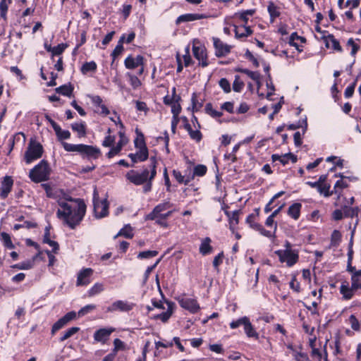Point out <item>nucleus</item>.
<instances>
[{
  "mask_svg": "<svg viewBox=\"0 0 361 361\" xmlns=\"http://www.w3.org/2000/svg\"><path fill=\"white\" fill-rule=\"evenodd\" d=\"M66 200L71 204L59 201L60 209L56 212V216L63 221V224L74 230L80 224L85 216L87 206L85 201L80 198L68 197Z\"/></svg>",
  "mask_w": 361,
  "mask_h": 361,
  "instance_id": "f257e3e1",
  "label": "nucleus"
},
{
  "mask_svg": "<svg viewBox=\"0 0 361 361\" xmlns=\"http://www.w3.org/2000/svg\"><path fill=\"white\" fill-rule=\"evenodd\" d=\"M283 247L284 249L275 250L274 253L278 257L280 263L285 264L287 267H293L299 262V250L294 249L288 240L284 242Z\"/></svg>",
  "mask_w": 361,
  "mask_h": 361,
  "instance_id": "f03ea898",
  "label": "nucleus"
},
{
  "mask_svg": "<svg viewBox=\"0 0 361 361\" xmlns=\"http://www.w3.org/2000/svg\"><path fill=\"white\" fill-rule=\"evenodd\" d=\"M51 168L48 161L41 160L29 172V178L36 183L47 181L49 179Z\"/></svg>",
  "mask_w": 361,
  "mask_h": 361,
  "instance_id": "7ed1b4c3",
  "label": "nucleus"
},
{
  "mask_svg": "<svg viewBox=\"0 0 361 361\" xmlns=\"http://www.w3.org/2000/svg\"><path fill=\"white\" fill-rule=\"evenodd\" d=\"M351 286H350L349 282L346 280L341 283L339 290L342 295V298L345 300H349L352 299L355 295V293L361 289V277H357L351 275Z\"/></svg>",
  "mask_w": 361,
  "mask_h": 361,
  "instance_id": "20e7f679",
  "label": "nucleus"
},
{
  "mask_svg": "<svg viewBox=\"0 0 361 361\" xmlns=\"http://www.w3.org/2000/svg\"><path fill=\"white\" fill-rule=\"evenodd\" d=\"M44 153L42 145L31 139L28 143L26 151L24 154L23 159L27 164H30L33 161L40 159Z\"/></svg>",
  "mask_w": 361,
  "mask_h": 361,
  "instance_id": "39448f33",
  "label": "nucleus"
},
{
  "mask_svg": "<svg viewBox=\"0 0 361 361\" xmlns=\"http://www.w3.org/2000/svg\"><path fill=\"white\" fill-rule=\"evenodd\" d=\"M92 202L96 218L101 219L109 215V202L107 199H99V192L96 188L93 191Z\"/></svg>",
  "mask_w": 361,
  "mask_h": 361,
  "instance_id": "423d86ee",
  "label": "nucleus"
},
{
  "mask_svg": "<svg viewBox=\"0 0 361 361\" xmlns=\"http://www.w3.org/2000/svg\"><path fill=\"white\" fill-rule=\"evenodd\" d=\"M259 213L260 208H255L254 209V212L250 214L247 216L245 219L246 224H247L252 229L258 231L264 237L273 236L272 234L269 231H267V229H265L262 224L257 222L259 219Z\"/></svg>",
  "mask_w": 361,
  "mask_h": 361,
  "instance_id": "0eeeda50",
  "label": "nucleus"
},
{
  "mask_svg": "<svg viewBox=\"0 0 361 361\" xmlns=\"http://www.w3.org/2000/svg\"><path fill=\"white\" fill-rule=\"evenodd\" d=\"M149 169H144L141 173L135 170H130L126 174V179L135 185H141L145 184L148 179Z\"/></svg>",
  "mask_w": 361,
  "mask_h": 361,
  "instance_id": "6e6552de",
  "label": "nucleus"
},
{
  "mask_svg": "<svg viewBox=\"0 0 361 361\" xmlns=\"http://www.w3.org/2000/svg\"><path fill=\"white\" fill-rule=\"evenodd\" d=\"M192 53L194 57L199 61L198 65L202 68L209 66L207 49L204 45L197 46L195 44L192 46Z\"/></svg>",
  "mask_w": 361,
  "mask_h": 361,
  "instance_id": "1a4fd4ad",
  "label": "nucleus"
},
{
  "mask_svg": "<svg viewBox=\"0 0 361 361\" xmlns=\"http://www.w3.org/2000/svg\"><path fill=\"white\" fill-rule=\"evenodd\" d=\"M116 331L112 326L100 328L94 331L93 338L96 343H100L102 345L107 343L111 335Z\"/></svg>",
  "mask_w": 361,
  "mask_h": 361,
  "instance_id": "9d476101",
  "label": "nucleus"
},
{
  "mask_svg": "<svg viewBox=\"0 0 361 361\" xmlns=\"http://www.w3.org/2000/svg\"><path fill=\"white\" fill-rule=\"evenodd\" d=\"M77 313L75 311L67 312L58 319L51 326V334L54 335L59 330L63 328L68 322L76 319Z\"/></svg>",
  "mask_w": 361,
  "mask_h": 361,
  "instance_id": "9b49d317",
  "label": "nucleus"
},
{
  "mask_svg": "<svg viewBox=\"0 0 361 361\" xmlns=\"http://www.w3.org/2000/svg\"><path fill=\"white\" fill-rule=\"evenodd\" d=\"M118 134L120 140L116 145L113 146L106 153V156L108 159H111L116 155H118L122 150L123 147L128 142V138L126 136L124 131L120 130Z\"/></svg>",
  "mask_w": 361,
  "mask_h": 361,
  "instance_id": "f8f14e48",
  "label": "nucleus"
},
{
  "mask_svg": "<svg viewBox=\"0 0 361 361\" xmlns=\"http://www.w3.org/2000/svg\"><path fill=\"white\" fill-rule=\"evenodd\" d=\"M160 292L161 291L160 290ZM161 294L164 300V302L167 305V310L164 312L154 315L153 318L157 320H161L163 323H166L169 321V319L173 314V311L176 308V304L174 302L166 299L162 293H161Z\"/></svg>",
  "mask_w": 361,
  "mask_h": 361,
  "instance_id": "ddd939ff",
  "label": "nucleus"
},
{
  "mask_svg": "<svg viewBox=\"0 0 361 361\" xmlns=\"http://www.w3.org/2000/svg\"><path fill=\"white\" fill-rule=\"evenodd\" d=\"M178 303L182 308L189 311L192 314H195L200 310L197 300L194 298H182L178 300Z\"/></svg>",
  "mask_w": 361,
  "mask_h": 361,
  "instance_id": "4468645a",
  "label": "nucleus"
},
{
  "mask_svg": "<svg viewBox=\"0 0 361 361\" xmlns=\"http://www.w3.org/2000/svg\"><path fill=\"white\" fill-rule=\"evenodd\" d=\"M94 271L91 268H83L78 274L76 286H85L91 283V276Z\"/></svg>",
  "mask_w": 361,
  "mask_h": 361,
  "instance_id": "2eb2a0df",
  "label": "nucleus"
},
{
  "mask_svg": "<svg viewBox=\"0 0 361 361\" xmlns=\"http://www.w3.org/2000/svg\"><path fill=\"white\" fill-rule=\"evenodd\" d=\"M80 154L82 157L97 159L101 156V151L96 146L82 144Z\"/></svg>",
  "mask_w": 361,
  "mask_h": 361,
  "instance_id": "dca6fc26",
  "label": "nucleus"
},
{
  "mask_svg": "<svg viewBox=\"0 0 361 361\" xmlns=\"http://www.w3.org/2000/svg\"><path fill=\"white\" fill-rule=\"evenodd\" d=\"M213 44L215 49V55L218 58L225 56L231 52V47L224 44L219 38L213 37Z\"/></svg>",
  "mask_w": 361,
  "mask_h": 361,
  "instance_id": "f3484780",
  "label": "nucleus"
},
{
  "mask_svg": "<svg viewBox=\"0 0 361 361\" xmlns=\"http://www.w3.org/2000/svg\"><path fill=\"white\" fill-rule=\"evenodd\" d=\"M135 304L124 300H116L107 308L108 312H130L133 309Z\"/></svg>",
  "mask_w": 361,
  "mask_h": 361,
  "instance_id": "a211bd4d",
  "label": "nucleus"
},
{
  "mask_svg": "<svg viewBox=\"0 0 361 361\" xmlns=\"http://www.w3.org/2000/svg\"><path fill=\"white\" fill-rule=\"evenodd\" d=\"M173 204L167 201L163 203H160L154 207L152 211L146 215L145 220L153 221L158 217V215L161 214V212L171 208Z\"/></svg>",
  "mask_w": 361,
  "mask_h": 361,
  "instance_id": "6ab92c4d",
  "label": "nucleus"
},
{
  "mask_svg": "<svg viewBox=\"0 0 361 361\" xmlns=\"http://www.w3.org/2000/svg\"><path fill=\"white\" fill-rule=\"evenodd\" d=\"M145 63V58L142 55H137L134 57L133 55L128 56L124 60V65L127 69L133 70Z\"/></svg>",
  "mask_w": 361,
  "mask_h": 361,
  "instance_id": "aec40b11",
  "label": "nucleus"
},
{
  "mask_svg": "<svg viewBox=\"0 0 361 361\" xmlns=\"http://www.w3.org/2000/svg\"><path fill=\"white\" fill-rule=\"evenodd\" d=\"M343 210L344 217L352 218V219L354 217L357 218L354 228L351 232V238H350V243L351 244V243H353V238L355 234L357 225L359 222V219L357 217H358V213L360 212V209L358 207H350L348 206H344L343 207Z\"/></svg>",
  "mask_w": 361,
  "mask_h": 361,
  "instance_id": "412c9836",
  "label": "nucleus"
},
{
  "mask_svg": "<svg viewBox=\"0 0 361 361\" xmlns=\"http://www.w3.org/2000/svg\"><path fill=\"white\" fill-rule=\"evenodd\" d=\"M13 185V180L11 176H6L1 182L0 197L5 200L11 192Z\"/></svg>",
  "mask_w": 361,
  "mask_h": 361,
  "instance_id": "4be33fe9",
  "label": "nucleus"
},
{
  "mask_svg": "<svg viewBox=\"0 0 361 361\" xmlns=\"http://www.w3.org/2000/svg\"><path fill=\"white\" fill-rule=\"evenodd\" d=\"M307 185L310 186L312 188H316L317 192L324 195L325 197H331L334 195V192H331V185H322L317 181H307L306 183Z\"/></svg>",
  "mask_w": 361,
  "mask_h": 361,
  "instance_id": "5701e85b",
  "label": "nucleus"
},
{
  "mask_svg": "<svg viewBox=\"0 0 361 361\" xmlns=\"http://www.w3.org/2000/svg\"><path fill=\"white\" fill-rule=\"evenodd\" d=\"M271 160L273 162L279 161L283 166L288 164L290 160L293 163H295L298 161L297 156L289 152L282 155H279L278 154H273L271 155Z\"/></svg>",
  "mask_w": 361,
  "mask_h": 361,
  "instance_id": "b1692460",
  "label": "nucleus"
},
{
  "mask_svg": "<svg viewBox=\"0 0 361 361\" xmlns=\"http://www.w3.org/2000/svg\"><path fill=\"white\" fill-rule=\"evenodd\" d=\"M323 39L325 42V45L328 49H331L337 52H342L343 49L340 44V42L336 39L334 35L328 34L326 36L323 37Z\"/></svg>",
  "mask_w": 361,
  "mask_h": 361,
  "instance_id": "393cba45",
  "label": "nucleus"
},
{
  "mask_svg": "<svg viewBox=\"0 0 361 361\" xmlns=\"http://www.w3.org/2000/svg\"><path fill=\"white\" fill-rule=\"evenodd\" d=\"M256 12L255 9L244 10L238 13H235L234 18L237 24L247 25L249 16H252Z\"/></svg>",
  "mask_w": 361,
  "mask_h": 361,
  "instance_id": "a878e982",
  "label": "nucleus"
},
{
  "mask_svg": "<svg viewBox=\"0 0 361 361\" xmlns=\"http://www.w3.org/2000/svg\"><path fill=\"white\" fill-rule=\"evenodd\" d=\"M234 32L235 37L238 39H241L243 37H247L251 35L253 33V30L251 27L246 25H234Z\"/></svg>",
  "mask_w": 361,
  "mask_h": 361,
  "instance_id": "bb28decb",
  "label": "nucleus"
},
{
  "mask_svg": "<svg viewBox=\"0 0 361 361\" xmlns=\"http://www.w3.org/2000/svg\"><path fill=\"white\" fill-rule=\"evenodd\" d=\"M128 157L131 159L133 166L137 162H143L149 158V151L138 149L135 153H130Z\"/></svg>",
  "mask_w": 361,
  "mask_h": 361,
  "instance_id": "cd10ccee",
  "label": "nucleus"
},
{
  "mask_svg": "<svg viewBox=\"0 0 361 361\" xmlns=\"http://www.w3.org/2000/svg\"><path fill=\"white\" fill-rule=\"evenodd\" d=\"M50 229L51 226L49 225L44 228V233L43 235V243L47 244L52 247V252L55 254L58 253L59 250V245L56 241L52 240L50 238Z\"/></svg>",
  "mask_w": 361,
  "mask_h": 361,
  "instance_id": "c85d7f7f",
  "label": "nucleus"
},
{
  "mask_svg": "<svg viewBox=\"0 0 361 361\" xmlns=\"http://www.w3.org/2000/svg\"><path fill=\"white\" fill-rule=\"evenodd\" d=\"M211 243L212 239L209 237H205L201 240L199 252L202 255L206 256L212 253L213 247Z\"/></svg>",
  "mask_w": 361,
  "mask_h": 361,
  "instance_id": "c756f323",
  "label": "nucleus"
},
{
  "mask_svg": "<svg viewBox=\"0 0 361 361\" xmlns=\"http://www.w3.org/2000/svg\"><path fill=\"white\" fill-rule=\"evenodd\" d=\"M204 18L202 14L200 13H185L179 16L176 20V24L180 25L182 23L191 22L197 20H200Z\"/></svg>",
  "mask_w": 361,
  "mask_h": 361,
  "instance_id": "7c9ffc66",
  "label": "nucleus"
},
{
  "mask_svg": "<svg viewBox=\"0 0 361 361\" xmlns=\"http://www.w3.org/2000/svg\"><path fill=\"white\" fill-rule=\"evenodd\" d=\"M137 137L134 140V146L137 149L149 151L146 145L144 134L137 128L135 129Z\"/></svg>",
  "mask_w": 361,
  "mask_h": 361,
  "instance_id": "2f4dec72",
  "label": "nucleus"
},
{
  "mask_svg": "<svg viewBox=\"0 0 361 361\" xmlns=\"http://www.w3.org/2000/svg\"><path fill=\"white\" fill-rule=\"evenodd\" d=\"M302 209V204L300 202H295L289 206L288 209V215L294 220H298L300 216V212Z\"/></svg>",
  "mask_w": 361,
  "mask_h": 361,
  "instance_id": "473e14b6",
  "label": "nucleus"
},
{
  "mask_svg": "<svg viewBox=\"0 0 361 361\" xmlns=\"http://www.w3.org/2000/svg\"><path fill=\"white\" fill-rule=\"evenodd\" d=\"M265 225L269 228H273V231L267 230L272 234L273 236L267 238L270 239L274 243V240L276 239L278 224L276 221H274V218L269 215L265 221Z\"/></svg>",
  "mask_w": 361,
  "mask_h": 361,
  "instance_id": "72a5a7b5",
  "label": "nucleus"
},
{
  "mask_svg": "<svg viewBox=\"0 0 361 361\" xmlns=\"http://www.w3.org/2000/svg\"><path fill=\"white\" fill-rule=\"evenodd\" d=\"M267 11L270 16V21L274 23L276 18L281 16L280 8L277 6L273 1H269L267 6Z\"/></svg>",
  "mask_w": 361,
  "mask_h": 361,
  "instance_id": "f704fd0d",
  "label": "nucleus"
},
{
  "mask_svg": "<svg viewBox=\"0 0 361 361\" xmlns=\"http://www.w3.org/2000/svg\"><path fill=\"white\" fill-rule=\"evenodd\" d=\"M73 131L78 133V137H85L87 135V126L85 121L73 123L71 125Z\"/></svg>",
  "mask_w": 361,
  "mask_h": 361,
  "instance_id": "c9c22d12",
  "label": "nucleus"
},
{
  "mask_svg": "<svg viewBox=\"0 0 361 361\" xmlns=\"http://www.w3.org/2000/svg\"><path fill=\"white\" fill-rule=\"evenodd\" d=\"M149 175L147 180L153 181L157 176V167L158 164L157 158L156 156H151L149 158Z\"/></svg>",
  "mask_w": 361,
  "mask_h": 361,
  "instance_id": "e433bc0d",
  "label": "nucleus"
},
{
  "mask_svg": "<svg viewBox=\"0 0 361 361\" xmlns=\"http://www.w3.org/2000/svg\"><path fill=\"white\" fill-rule=\"evenodd\" d=\"M237 71L246 74L250 78L256 82L258 87L261 85L260 73L257 71H252L246 68H239Z\"/></svg>",
  "mask_w": 361,
  "mask_h": 361,
  "instance_id": "4c0bfd02",
  "label": "nucleus"
},
{
  "mask_svg": "<svg viewBox=\"0 0 361 361\" xmlns=\"http://www.w3.org/2000/svg\"><path fill=\"white\" fill-rule=\"evenodd\" d=\"M73 86L71 83H68L56 87L55 89V92L63 96L71 97L73 94Z\"/></svg>",
  "mask_w": 361,
  "mask_h": 361,
  "instance_id": "58836bf2",
  "label": "nucleus"
},
{
  "mask_svg": "<svg viewBox=\"0 0 361 361\" xmlns=\"http://www.w3.org/2000/svg\"><path fill=\"white\" fill-rule=\"evenodd\" d=\"M243 329L245 334L248 338H254L255 340L259 339V334L256 331L254 326L252 324L250 320L248 321V322Z\"/></svg>",
  "mask_w": 361,
  "mask_h": 361,
  "instance_id": "ea45409f",
  "label": "nucleus"
},
{
  "mask_svg": "<svg viewBox=\"0 0 361 361\" xmlns=\"http://www.w3.org/2000/svg\"><path fill=\"white\" fill-rule=\"evenodd\" d=\"M97 70V65L95 61H91L85 62L80 68L82 74L87 75L88 73H95Z\"/></svg>",
  "mask_w": 361,
  "mask_h": 361,
  "instance_id": "a19ab883",
  "label": "nucleus"
},
{
  "mask_svg": "<svg viewBox=\"0 0 361 361\" xmlns=\"http://www.w3.org/2000/svg\"><path fill=\"white\" fill-rule=\"evenodd\" d=\"M239 210L233 211L232 214L231 215L230 212L228 211H225V214L229 218V229L232 231V233H234L235 228L233 225V222H235V224H238L239 223Z\"/></svg>",
  "mask_w": 361,
  "mask_h": 361,
  "instance_id": "79ce46f5",
  "label": "nucleus"
},
{
  "mask_svg": "<svg viewBox=\"0 0 361 361\" xmlns=\"http://www.w3.org/2000/svg\"><path fill=\"white\" fill-rule=\"evenodd\" d=\"M0 240L2 243L4 247L6 249L11 250L15 248V245L13 243L11 235L8 233L6 232H1L0 233Z\"/></svg>",
  "mask_w": 361,
  "mask_h": 361,
  "instance_id": "37998d69",
  "label": "nucleus"
},
{
  "mask_svg": "<svg viewBox=\"0 0 361 361\" xmlns=\"http://www.w3.org/2000/svg\"><path fill=\"white\" fill-rule=\"evenodd\" d=\"M118 236H123L126 238L131 239L134 236V233L133 232V228L130 224L125 225L118 233L114 236V238H118Z\"/></svg>",
  "mask_w": 361,
  "mask_h": 361,
  "instance_id": "c03bdc74",
  "label": "nucleus"
},
{
  "mask_svg": "<svg viewBox=\"0 0 361 361\" xmlns=\"http://www.w3.org/2000/svg\"><path fill=\"white\" fill-rule=\"evenodd\" d=\"M35 261H33V258L32 260L24 261L18 264H15L11 265V267L15 269L19 270H28L33 267Z\"/></svg>",
  "mask_w": 361,
  "mask_h": 361,
  "instance_id": "a18cd8bd",
  "label": "nucleus"
},
{
  "mask_svg": "<svg viewBox=\"0 0 361 361\" xmlns=\"http://www.w3.org/2000/svg\"><path fill=\"white\" fill-rule=\"evenodd\" d=\"M68 44L66 43H61L56 47H53V51L51 53V60H54V56H61L62 54L64 52L66 48H68Z\"/></svg>",
  "mask_w": 361,
  "mask_h": 361,
  "instance_id": "49530a36",
  "label": "nucleus"
},
{
  "mask_svg": "<svg viewBox=\"0 0 361 361\" xmlns=\"http://www.w3.org/2000/svg\"><path fill=\"white\" fill-rule=\"evenodd\" d=\"M348 187V184L343 181V180H338L334 186V190H331V192H334V194L338 195V197L339 198L342 193V190Z\"/></svg>",
  "mask_w": 361,
  "mask_h": 361,
  "instance_id": "de8ad7c7",
  "label": "nucleus"
},
{
  "mask_svg": "<svg viewBox=\"0 0 361 361\" xmlns=\"http://www.w3.org/2000/svg\"><path fill=\"white\" fill-rule=\"evenodd\" d=\"M80 329L78 326H73L69 329H68L66 331H65L62 336L59 338L60 342H63L64 341L68 339L71 336H73L76 333L79 332Z\"/></svg>",
  "mask_w": 361,
  "mask_h": 361,
  "instance_id": "09e8293b",
  "label": "nucleus"
},
{
  "mask_svg": "<svg viewBox=\"0 0 361 361\" xmlns=\"http://www.w3.org/2000/svg\"><path fill=\"white\" fill-rule=\"evenodd\" d=\"M21 140L24 142L25 141V135L23 133H16L11 138L9 139L10 149L9 152L13 150L15 143L20 142Z\"/></svg>",
  "mask_w": 361,
  "mask_h": 361,
  "instance_id": "8fccbe9b",
  "label": "nucleus"
},
{
  "mask_svg": "<svg viewBox=\"0 0 361 361\" xmlns=\"http://www.w3.org/2000/svg\"><path fill=\"white\" fill-rule=\"evenodd\" d=\"M249 320H250V318L246 316L242 317L236 320H233L229 324L230 328L231 329H235L238 328L240 326H243V328H244Z\"/></svg>",
  "mask_w": 361,
  "mask_h": 361,
  "instance_id": "3c124183",
  "label": "nucleus"
},
{
  "mask_svg": "<svg viewBox=\"0 0 361 361\" xmlns=\"http://www.w3.org/2000/svg\"><path fill=\"white\" fill-rule=\"evenodd\" d=\"M204 110L206 114H207L214 118H220L223 116V113L221 111H219L213 109L212 103L206 104Z\"/></svg>",
  "mask_w": 361,
  "mask_h": 361,
  "instance_id": "603ef678",
  "label": "nucleus"
},
{
  "mask_svg": "<svg viewBox=\"0 0 361 361\" xmlns=\"http://www.w3.org/2000/svg\"><path fill=\"white\" fill-rule=\"evenodd\" d=\"M342 235L338 230H334L331 235V246L337 247L340 244Z\"/></svg>",
  "mask_w": 361,
  "mask_h": 361,
  "instance_id": "864d4df0",
  "label": "nucleus"
},
{
  "mask_svg": "<svg viewBox=\"0 0 361 361\" xmlns=\"http://www.w3.org/2000/svg\"><path fill=\"white\" fill-rule=\"evenodd\" d=\"M126 75L128 78L130 85L133 89L135 90L141 86L142 82L137 75H133L130 73H128Z\"/></svg>",
  "mask_w": 361,
  "mask_h": 361,
  "instance_id": "5fc2aeb1",
  "label": "nucleus"
},
{
  "mask_svg": "<svg viewBox=\"0 0 361 361\" xmlns=\"http://www.w3.org/2000/svg\"><path fill=\"white\" fill-rule=\"evenodd\" d=\"M191 140H195L197 142H200L202 140V133L199 128L194 130L192 128L188 130Z\"/></svg>",
  "mask_w": 361,
  "mask_h": 361,
  "instance_id": "6e6d98bb",
  "label": "nucleus"
},
{
  "mask_svg": "<svg viewBox=\"0 0 361 361\" xmlns=\"http://www.w3.org/2000/svg\"><path fill=\"white\" fill-rule=\"evenodd\" d=\"M104 290V286L102 283H96L87 291L88 295L92 297L97 294L100 293Z\"/></svg>",
  "mask_w": 361,
  "mask_h": 361,
  "instance_id": "4d7b16f0",
  "label": "nucleus"
},
{
  "mask_svg": "<svg viewBox=\"0 0 361 361\" xmlns=\"http://www.w3.org/2000/svg\"><path fill=\"white\" fill-rule=\"evenodd\" d=\"M37 227V224L36 222L25 221H24V223L23 224H15L13 226V229L14 231H18L20 228H23L30 229V228H35Z\"/></svg>",
  "mask_w": 361,
  "mask_h": 361,
  "instance_id": "13d9d810",
  "label": "nucleus"
},
{
  "mask_svg": "<svg viewBox=\"0 0 361 361\" xmlns=\"http://www.w3.org/2000/svg\"><path fill=\"white\" fill-rule=\"evenodd\" d=\"M192 172L195 176L202 177L207 173V167L204 164H197L194 167Z\"/></svg>",
  "mask_w": 361,
  "mask_h": 361,
  "instance_id": "bf43d9fd",
  "label": "nucleus"
},
{
  "mask_svg": "<svg viewBox=\"0 0 361 361\" xmlns=\"http://www.w3.org/2000/svg\"><path fill=\"white\" fill-rule=\"evenodd\" d=\"M158 254L157 250H145L140 252L137 257L140 259H149L156 257Z\"/></svg>",
  "mask_w": 361,
  "mask_h": 361,
  "instance_id": "052dcab7",
  "label": "nucleus"
},
{
  "mask_svg": "<svg viewBox=\"0 0 361 361\" xmlns=\"http://www.w3.org/2000/svg\"><path fill=\"white\" fill-rule=\"evenodd\" d=\"M245 86L244 82L240 80V77L238 75L235 76V80L233 82V90L235 92H240Z\"/></svg>",
  "mask_w": 361,
  "mask_h": 361,
  "instance_id": "680f3d73",
  "label": "nucleus"
},
{
  "mask_svg": "<svg viewBox=\"0 0 361 361\" xmlns=\"http://www.w3.org/2000/svg\"><path fill=\"white\" fill-rule=\"evenodd\" d=\"M62 145L66 152H77L80 153L82 144L74 145L64 142L62 143Z\"/></svg>",
  "mask_w": 361,
  "mask_h": 361,
  "instance_id": "e2e57ef3",
  "label": "nucleus"
},
{
  "mask_svg": "<svg viewBox=\"0 0 361 361\" xmlns=\"http://www.w3.org/2000/svg\"><path fill=\"white\" fill-rule=\"evenodd\" d=\"M288 130H296L300 128H303L304 131H305L307 128V118L302 119V121H299L297 123H292L288 126Z\"/></svg>",
  "mask_w": 361,
  "mask_h": 361,
  "instance_id": "0e129e2a",
  "label": "nucleus"
},
{
  "mask_svg": "<svg viewBox=\"0 0 361 361\" xmlns=\"http://www.w3.org/2000/svg\"><path fill=\"white\" fill-rule=\"evenodd\" d=\"M191 103H192V112H197L200 111V109L202 107V102H199L197 99V94L193 92L191 97Z\"/></svg>",
  "mask_w": 361,
  "mask_h": 361,
  "instance_id": "69168bd1",
  "label": "nucleus"
},
{
  "mask_svg": "<svg viewBox=\"0 0 361 361\" xmlns=\"http://www.w3.org/2000/svg\"><path fill=\"white\" fill-rule=\"evenodd\" d=\"M347 46L348 47H351V51H350V54L351 56H355V55L357 54V51L360 50V46L359 44H357L355 40L353 39V38H350L348 42H347Z\"/></svg>",
  "mask_w": 361,
  "mask_h": 361,
  "instance_id": "338daca9",
  "label": "nucleus"
},
{
  "mask_svg": "<svg viewBox=\"0 0 361 361\" xmlns=\"http://www.w3.org/2000/svg\"><path fill=\"white\" fill-rule=\"evenodd\" d=\"M224 257V252H221L216 256L214 257V260L212 262L213 267L215 270L217 271H219V266L223 263V259Z\"/></svg>",
  "mask_w": 361,
  "mask_h": 361,
  "instance_id": "774afa93",
  "label": "nucleus"
}]
</instances>
